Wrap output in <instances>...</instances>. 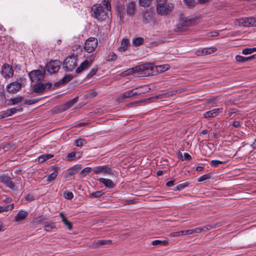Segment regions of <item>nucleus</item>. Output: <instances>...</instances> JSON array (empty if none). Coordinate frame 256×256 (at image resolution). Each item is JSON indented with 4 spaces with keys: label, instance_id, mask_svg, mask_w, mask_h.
<instances>
[{
    "label": "nucleus",
    "instance_id": "obj_1",
    "mask_svg": "<svg viewBox=\"0 0 256 256\" xmlns=\"http://www.w3.org/2000/svg\"><path fill=\"white\" fill-rule=\"evenodd\" d=\"M174 4L166 0H157L156 12L162 16H166L172 12Z\"/></svg>",
    "mask_w": 256,
    "mask_h": 256
},
{
    "label": "nucleus",
    "instance_id": "obj_2",
    "mask_svg": "<svg viewBox=\"0 0 256 256\" xmlns=\"http://www.w3.org/2000/svg\"><path fill=\"white\" fill-rule=\"evenodd\" d=\"M108 12V8H104L102 4H96L92 7V16L100 22L106 18Z\"/></svg>",
    "mask_w": 256,
    "mask_h": 256
},
{
    "label": "nucleus",
    "instance_id": "obj_3",
    "mask_svg": "<svg viewBox=\"0 0 256 256\" xmlns=\"http://www.w3.org/2000/svg\"><path fill=\"white\" fill-rule=\"evenodd\" d=\"M196 19L194 16L180 17L176 27L180 31H185L196 24Z\"/></svg>",
    "mask_w": 256,
    "mask_h": 256
},
{
    "label": "nucleus",
    "instance_id": "obj_4",
    "mask_svg": "<svg viewBox=\"0 0 256 256\" xmlns=\"http://www.w3.org/2000/svg\"><path fill=\"white\" fill-rule=\"evenodd\" d=\"M26 80L24 78H20L16 81L6 85V90L10 94H16L20 92L22 88L25 86Z\"/></svg>",
    "mask_w": 256,
    "mask_h": 256
},
{
    "label": "nucleus",
    "instance_id": "obj_5",
    "mask_svg": "<svg viewBox=\"0 0 256 256\" xmlns=\"http://www.w3.org/2000/svg\"><path fill=\"white\" fill-rule=\"evenodd\" d=\"M237 24L244 27L256 26V18L244 17L236 20Z\"/></svg>",
    "mask_w": 256,
    "mask_h": 256
},
{
    "label": "nucleus",
    "instance_id": "obj_6",
    "mask_svg": "<svg viewBox=\"0 0 256 256\" xmlns=\"http://www.w3.org/2000/svg\"><path fill=\"white\" fill-rule=\"evenodd\" d=\"M46 72L44 68L35 70L28 73V76L32 82H38L43 80L44 78Z\"/></svg>",
    "mask_w": 256,
    "mask_h": 256
},
{
    "label": "nucleus",
    "instance_id": "obj_7",
    "mask_svg": "<svg viewBox=\"0 0 256 256\" xmlns=\"http://www.w3.org/2000/svg\"><path fill=\"white\" fill-rule=\"evenodd\" d=\"M77 60L74 56L66 58L64 62V67L67 71L71 72L74 69L76 66Z\"/></svg>",
    "mask_w": 256,
    "mask_h": 256
},
{
    "label": "nucleus",
    "instance_id": "obj_8",
    "mask_svg": "<svg viewBox=\"0 0 256 256\" xmlns=\"http://www.w3.org/2000/svg\"><path fill=\"white\" fill-rule=\"evenodd\" d=\"M98 40L94 38H90L85 42L84 48L88 52H92L98 46Z\"/></svg>",
    "mask_w": 256,
    "mask_h": 256
},
{
    "label": "nucleus",
    "instance_id": "obj_9",
    "mask_svg": "<svg viewBox=\"0 0 256 256\" xmlns=\"http://www.w3.org/2000/svg\"><path fill=\"white\" fill-rule=\"evenodd\" d=\"M92 170L95 174L102 173L103 174L106 176L113 174L111 167L108 165L96 166Z\"/></svg>",
    "mask_w": 256,
    "mask_h": 256
},
{
    "label": "nucleus",
    "instance_id": "obj_10",
    "mask_svg": "<svg viewBox=\"0 0 256 256\" xmlns=\"http://www.w3.org/2000/svg\"><path fill=\"white\" fill-rule=\"evenodd\" d=\"M2 76L6 79H9L14 76V70L12 67L8 64H4L0 71Z\"/></svg>",
    "mask_w": 256,
    "mask_h": 256
},
{
    "label": "nucleus",
    "instance_id": "obj_11",
    "mask_svg": "<svg viewBox=\"0 0 256 256\" xmlns=\"http://www.w3.org/2000/svg\"><path fill=\"white\" fill-rule=\"evenodd\" d=\"M60 62L59 60H52L46 65V69L48 72L50 74L57 72L60 68Z\"/></svg>",
    "mask_w": 256,
    "mask_h": 256
},
{
    "label": "nucleus",
    "instance_id": "obj_12",
    "mask_svg": "<svg viewBox=\"0 0 256 256\" xmlns=\"http://www.w3.org/2000/svg\"><path fill=\"white\" fill-rule=\"evenodd\" d=\"M52 86V84L50 82L44 84L39 82L34 86V91L36 93H42L44 91L50 89Z\"/></svg>",
    "mask_w": 256,
    "mask_h": 256
},
{
    "label": "nucleus",
    "instance_id": "obj_13",
    "mask_svg": "<svg viewBox=\"0 0 256 256\" xmlns=\"http://www.w3.org/2000/svg\"><path fill=\"white\" fill-rule=\"evenodd\" d=\"M221 226L220 224L218 223L216 224H212L210 225L204 226L202 228H197L194 229H192V234L194 233H200L202 232H207L210 229L214 228H216L219 227Z\"/></svg>",
    "mask_w": 256,
    "mask_h": 256
},
{
    "label": "nucleus",
    "instance_id": "obj_14",
    "mask_svg": "<svg viewBox=\"0 0 256 256\" xmlns=\"http://www.w3.org/2000/svg\"><path fill=\"white\" fill-rule=\"evenodd\" d=\"M0 182L4 184L7 187L12 190H15L16 186L12 179L8 176L3 175L0 176Z\"/></svg>",
    "mask_w": 256,
    "mask_h": 256
},
{
    "label": "nucleus",
    "instance_id": "obj_15",
    "mask_svg": "<svg viewBox=\"0 0 256 256\" xmlns=\"http://www.w3.org/2000/svg\"><path fill=\"white\" fill-rule=\"evenodd\" d=\"M222 108H217L206 112L204 114V117L206 118H214L219 114L222 113Z\"/></svg>",
    "mask_w": 256,
    "mask_h": 256
},
{
    "label": "nucleus",
    "instance_id": "obj_16",
    "mask_svg": "<svg viewBox=\"0 0 256 256\" xmlns=\"http://www.w3.org/2000/svg\"><path fill=\"white\" fill-rule=\"evenodd\" d=\"M28 216V212L22 210H20L15 216L14 221L18 224H20L27 218Z\"/></svg>",
    "mask_w": 256,
    "mask_h": 256
},
{
    "label": "nucleus",
    "instance_id": "obj_17",
    "mask_svg": "<svg viewBox=\"0 0 256 256\" xmlns=\"http://www.w3.org/2000/svg\"><path fill=\"white\" fill-rule=\"evenodd\" d=\"M98 180L100 182L104 184V186L108 188H112L115 186L114 182L110 179L102 178L98 179Z\"/></svg>",
    "mask_w": 256,
    "mask_h": 256
},
{
    "label": "nucleus",
    "instance_id": "obj_18",
    "mask_svg": "<svg viewBox=\"0 0 256 256\" xmlns=\"http://www.w3.org/2000/svg\"><path fill=\"white\" fill-rule=\"evenodd\" d=\"M136 67L137 72L140 71H144V70H150L152 71L155 68V66H154L153 64L150 63L144 64L136 66Z\"/></svg>",
    "mask_w": 256,
    "mask_h": 256
},
{
    "label": "nucleus",
    "instance_id": "obj_19",
    "mask_svg": "<svg viewBox=\"0 0 256 256\" xmlns=\"http://www.w3.org/2000/svg\"><path fill=\"white\" fill-rule=\"evenodd\" d=\"M91 65V62H90L88 60H86L83 62L80 66L76 69V73H80L84 70L88 69L90 66Z\"/></svg>",
    "mask_w": 256,
    "mask_h": 256
},
{
    "label": "nucleus",
    "instance_id": "obj_20",
    "mask_svg": "<svg viewBox=\"0 0 256 256\" xmlns=\"http://www.w3.org/2000/svg\"><path fill=\"white\" fill-rule=\"evenodd\" d=\"M129 45V40L127 38H123L122 40L120 46L118 48V50L120 52H124L128 50Z\"/></svg>",
    "mask_w": 256,
    "mask_h": 256
},
{
    "label": "nucleus",
    "instance_id": "obj_21",
    "mask_svg": "<svg viewBox=\"0 0 256 256\" xmlns=\"http://www.w3.org/2000/svg\"><path fill=\"white\" fill-rule=\"evenodd\" d=\"M78 97H76L70 100L67 103L62 106V110L64 111L72 108L75 104H76L78 102Z\"/></svg>",
    "mask_w": 256,
    "mask_h": 256
},
{
    "label": "nucleus",
    "instance_id": "obj_22",
    "mask_svg": "<svg viewBox=\"0 0 256 256\" xmlns=\"http://www.w3.org/2000/svg\"><path fill=\"white\" fill-rule=\"evenodd\" d=\"M141 92H138L136 90V89H133L131 90L126 91L122 94V96L124 98H128L132 97L135 95H138L140 94Z\"/></svg>",
    "mask_w": 256,
    "mask_h": 256
},
{
    "label": "nucleus",
    "instance_id": "obj_23",
    "mask_svg": "<svg viewBox=\"0 0 256 256\" xmlns=\"http://www.w3.org/2000/svg\"><path fill=\"white\" fill-rule=\"evenodd\" d=\"M82 168V166L80 164H76L68 169V174L73 176L78 172L79 170Z\"/></svg>",
    "mask_w": 256,
    "mask_h": 256
},
{
    "label": "nucleus",
    "instance_id": "obj_24",
    "mask_svg": "<svg viewBox=\"0 0 256 256\" xmlns=\"http://www.w3.org/2000/svg\"><path fill=\"white\" fill-rule=\"evenodd\" d=\"M256 58V54L248 57L238 55L236 56V60L238 62H244L252 60V58Z\"/></svg>",
    "mask_w": 256,
    "mask_h": 256
},
{
    "label": "nucleus",
    "instance_id": "obj_25",
    "mask_svg": "<svg viewBox=\"0 0 256 256\" xmlns=\"http://www.w3.org/2000/svg\"><path fill=\"white\" fill-rule=\"evenodd\" d=\"M216 50V48H205L200 50V52L202 55H206L211 54L214 52H215Z\"/></svg>",
    "mask_w": 256,
    "mask_h": 256
},
{
    "label": "nucleus",
    "instance_id": "obj_26",
    "mask_svg": "<svg viewBox=\"0 0 256 256\" xmlns=\"http://www.w3.org/2000/svg\"><path fill=\"white\" fill-rule=\"evenodd\" d=\"M135 72H137V70H136V67L130 68L128 70H126L125 71L122 72L120 74V76H129Z\"/></svg>",
    "mask_w": 256,
    "mask_h": 256
},
{
    "label": "nucleus",
    "instance_id": "obj_27",
    "mask_svg": "<svg viewBox=\"0 0 256 256\" xmlns=\"http://www.w3.org/2000/svg\"><path fill=\"white\" fill-rule=\"evenodd\" d=\"M132 43L134 46H138L144 44V39L142 38H134L132 40Z\"/></svg>",
    "mask_w": 256,
    "mask_h": 256
},
{
    "label": "nucleus",
    "instance_id": "obj_28",
    "mask_svg": "<svg viewBox=\"0 0 256 256\" xmlns=\"http://www.w3.org/2000/svg\"><path fill=\"white\" fill-rule=\"evenodd\" d=\"M14 208V205L13 204L6 206H0V213L12 210Z\"/></svg>",
    "mask_w": 256,
    "mask_h": 256
},
{
    "label": "nucleus",
    "instance_id": "obj_29",
    "mask_svg": "<svg viewBox=\"0 0 256 256\" xmlns=\"http://www.w3.org/2000/svg\"><path fill=\"white\" fill-rule=\"evenodd\" d=\"M155 68L156 70L158 72H162L170 68V66L168 64L160 65L155 66Z\"/></svg>",
    "mask_w": 256,
    "mask_h": 256
},
{
    "label": "nucleus",
    "instance_id": "obj_30",
    "mask_svg": "<svg viewBox=\"0 0 256 256\" xmlns=\"http://www.w3.org/2000/svg\"><path fill=\"white\" fill-rule=\"evenodd\" d=\"M111 243V240H100L95 242L96 246L109 244Z\"/></svg>",
    "mask_w": 256,
    "mask_h": 256
},
{
    "label": "nucleus",
    "instance_id": "obj_31",
    "mask_svg": "<svg viewBox=\"0 0 256 256\" xmlns=\"http://www.w3.org/2000/svg\"><path fill=\"white\" fill-rule=\"evenodd\" d=\"M53 156H54L50 154L42 155L38 158V160L39 162H42L48 159L51 158Z\"/></svg>",
    "mask_w": 256,
    "mask_h": 256
},
{
    "label": "nucleus",
    "instance_id": "obj_32",
    "mask_svg": "<svg viewBox=\"0 0 256 256\" xmlns=\"http://www.w3.org/2000/svg\"><path fill=\"white\" fill-rule=\"evenodd\" d=\"M152 244L154 246L160 245L166 246L168 244V242L166 240H154L152 241Z\"/></svg>",
    "mask_w": 256,
    "mask_h": 256
},
{
    "label": "nucleus",
    "instance_id": "obj_33",
    "mask_svg": "<svg viewBox=\"0 0 256 256\" xmlns=\"http://www.w3.org/2000/svg\"><path fill=\"white\" fill-rule=\"evenodd\" d=\"M104 193L101 191H96L90 194V196L91 198H98L101 197Z\"/></svg>",
    "mask_w": 256,
    "mask_h": 256
},
{
    "label": "nucleus",
    "instance_id": "obj_34",
    "mask_svg": "<svg viewBox=\"0 0 256 256\" xmlns=\"http://www.w3.org/2000/svg\"><path fill=\"white\" fill-rule=\"evenodd\" d=\"M256 52V48H246L242 50V53L244 54H249Z\"/></svg>",
    "mask_w": 256,
    "mask_h": 256
},
{
    "label": "nucleus",
    "instance_id": "obj_35",
    "mask_svg": "<svg viewBox=\"0 0 256 256\" xmlns=\"http://www.w3.org/2000/svg\"><path fill=\"white\" fill-rule=\"evenodd\" d=\"M22 99L23 98L22 96H18L16 98H10V101L12 102V104L14 105L21 102Z\"/></svg>",
    "mask_w": 256,
    "mask_h": 256
},
{
    "label": "nucleus",
    "instance_id": "obj_36",
    "mask_svg": "<svg viewBox=\"0 0 256 256\" xmlns=\"http://www.w3.org/2000/svg\"><path fill=\"white\" fill-rule=\"evenodd\" d=\"M152 0H139L140 4L143 7H148L150 6Z\"/></svg>",
    "mask_w": 256,
    "mask_h": 256
},
{
    "label": "nucleus",
    "instance_id": "obj_37",
    "mask_svg": "<svg viewBox=\"0 0 256 256\" xmlns=\"http://www.w3.org/2000/svg\"><path fill=\"white\" fill-rule=\"evenodd\" d=\"M91 170L92 168L90 167H86L84 168L80 172V176L82 178L84 177L87 174L90 173L91 172Z\"/></svg>",
    "mask_w": 256,
    "mask_h": 256
},
{
    "label": "nucleus",
    "instance_id": "obj_38",
    "mask_svg": "<svg viewBox=\"0 0 256 256\" xmlns=\"http://www.w3.org/2000/svg\"><path fill=\"white\" fill-rule=\"evenodd\" d=\"M226 162L225 161H220L218 160H212L210 162L211 165L214 167H216L219 164H224Z\"/></svg>",
    "mask_w": 256,
    "mask_h": 256
},
{
    "label": "nucleus",
    "instance_id": "obj_39",
    "mask_svg": "<svg viewBox=\"0 0 256 256\" xmlns=\"http://www.w3.org/2000/svg\"><path fill=\"white\" fill-rule=\"evenodd\" d=\"M58 176V172H52V174H50L48 176L47 180L48 182H52L54 180L56 177Z\"/></svg>",
    "mask_w": 256,
    "mask_h": 256
},
{
    "label": "nucleus",
    "instance_id": "obj_40",
    "mask_svg": "<svg viewBox=\"0 0 256 256\" xmlns=\"http://www.w3.org/2000/svg\"><path fill=\"white\" fill-rule=\"evenodd\" d=\"M102 4L104 8H108V12L110 10L111 6L108 0H104Z\"/></svg>",
    "mask_w": 256,
    "mask_h": 256
},
{
    "label": "nucleus",
    "instance_id": "obj_41",
    "mask_svg": "<svg viewBox=\"0 0 256 256\" xmlns=\"http://www.w3.org/2000/svg\"><path fill=\"white\" fill-rule=\"evenodd\" d=\"M210 178V174L208 173L205 174H204L200 177H199L198 179V182H204Z\"/></svg>",
    "mask_w": 256,
    "mask_h": 256
},
{
    "label": "nucleus",
    "instance_id": "obj_42",
    "mask_svg": "<svg viewBox=\"0 0 256 256\" xmlns=\"http://www.w3.org/2000/svg\"><path fill=\"white\" fill-rule=\"evenodd\" d=\"M184 4L188 8H192L194 6V0H183Z\"/></svg>",
    "mask_w": 256,
    "mask_h": 256
},
{
    "label": "nucleus",
    "instance_id": "obj_43",
    "mask_svg": "<svg viewBox=\"0 0 256 256\" xmlns=\"http://www.w3.org/2000/svg\"><path fill=\"white\" fill-rule=\"evenodd\" d=\"M180 155L181 156V160L182 161L186 160H192L191 156L188 153H186V152L184 153V156H182V154H180Z\"/></svg>",
    "mask_w": 256,
    "mask_h": 256
},
{
    "label": "nucleus",
    "instance_id": "obj_44",
    "mask_svg": "<svg viewBox=\"0 0 256 256\" xmlns=\"http://www.w3.org/2000/svg\"><path fill=\"white\" fill-rule=\"evenodd\" d=\"M56 228V226L54 224H46L44 226V230L46 232H50L52 230Z\"/></svg>",
    "mask_w": 256,
    "mask_h": 256
},
{
    "label": "nucleus",
    "instance_id": "obj_45",
    "mask_svg": "<svg viewBox=\"0 0 256 256\" xmlns=\"http://www.w3.org/2000/svg\"><path fill=\"white\" fill-rule=\"evenodd\" d=\"M23 110L22 108H10V112L11 114V115L12 116L14 114H16L17 112H21Z\"/></svg>",
    "mask_w": 256,
    "mask_h": 256
},
{
    "label": "nucleus",
    "instance_id": "obj_46",
    "mask_svg": "<svg viewBox=\"0 0 256 256\" xmlns=\"http://www.w3.org/2000/svg\"><path fill=\"white\" fill-rule=\"evenodd\" d=\"M64 196L68 200H72L74 198V194L72 192H66L64 193Z\"/></svg>",
    "mask_w": 256,
    "mask_h": 256
},
{
    "label": "nucleus",
    "instance_id": "obj_47",
    "mask_svg": "<svg viewBox=\"0 0 256 256\" xmlns=\"http://www.w3.org/2000/svg\"><path fill=\"white\" fill-rule=\"evenodd\" d=\"M136 202V200L134 199H132V200H123L122 204L124 205H128L130 204H134Z\"/></svg>",
    "mask_w": 256,
    "mask_h": 256
},
{
    "label": "nucleus",
    "instance_id": "obj_48",
    "mask_svg": "<svg viewBox=\"0 0 256 256\" xmlns=\"http://www.w3.org/2000/svg\"><path fill=\"white\" fill-rule=\"evenodd\" d=\"M134 6L132 5L128 6L127 8V13L128 14L131 16L134 14Z\"/></svg>",
    "mask_w": 256,
    "mask_h": 256
},
{
    "label": "nucleus",
    "instance_id": "obj_49",
    "mask_svg": "<svg viewBox=\"0 0 256 256\" xmlns=\"http://www.w3.org/2000/svg\"><path fill=\"white\" fill-rule=\"evenodd\" d=\"M76 154L75 152H72L68 154L66 156V160H68V161H70V160H74V158L76 156Z\"/></svg>",
    "mask_w": 256,
    "mask_h": 256
},
{
    "label": "nucleus",
    "instance_id": "obj_50",
    "mask_svg": "<svg viewBox=\"0 0 256 256\" xmlns=\"http://www.w3.org/2000/svg\"><path fill=\"white\" fill-rule=\"evenodd\" d=\"M180 233L181 234V236L190 235L192 234V230L189 229L188 230H180Z\"/></svg>",
    "mask_w": 256,
    "mask_h": 256
},
{
    "label": "nucleus",
    "instance_id": "obj_51",
    "mask_svg": "<svg viewBox=\"0 0 256 256\" xmlns=\"http://www.w3.org/2000/svg\"><path fill=\"white\" fill-rule=\"evenodd\" d=\"M108 60L114 61L116 60L117 56L113 52H110L108 55Z\"/></svg>",
    "mask_w": 256,
    "mask_h": 256
},
{
    "label": "nucleus",
    "instance_id": "obj_52",
    "mask_svg": "<svg viewBox=\"0 0 256 256\" xmlns=\"http://www.w3.org/2000/svg\"><path fill=\"white\" fill-rule=\"evenodd\" d=\"M11 116V114L10 112V108L2 112V116L3 118H6Z\"/></svg>",
    "mask_w": 256,
    "mask_h": 256
},
{
    "label": "nucleus",
    "instance_id": "obj_53",
    "mask_svg": "<svg viewBox=\"0 0 256 256\" xmlns=\"http://www.w3.org/2000/svg\"><path fill=\"white\" fill-rule=\"evenodd\" d=\"M84 142V140H83L82 138H79V139L76 140H75L74 144L76 146H82Z\"/></svg>",
    "mask_w": 256,
    "mask_h": 256
},
{
    "label": "nucleus",
    "instance_id": "obj_54",
    "mask_svg": "<svg viewBox=\"0 0 256 256\" xmlns=\"http://www.w3.org/2000/svg\"><path fill=\"white\" fill-rule=\"evenodd\" d=\"M98 71L97 68H93L91 70L90 72L87 75V77L91 78Z\"/></svg>",
    "mask_w": 256,
    "mask_h": 256
},
{
    "label": "nucleus",
    "instance_id": "obj_55",
    "mask_svg": "<svg viewBox=\"0 0 256 256\" xmlns=\"http://www.w3.org/2000/svg\"><path fill=\"white\" fill-rule=\"evenodd\" d=\"M62 222H64V225L66 226H68V229L69 230H71L72 229V224L71 222H68L67 220V219L64 220H63Z\"/></svg>",
    "mask_w": 256,
    "mask_h": 256
},
{
    "label": "nucleus",
    "instance_id": "obj_56",
    "mask_svg": "<svg viewBox=\"0 0 256 256\" xmlns=\"http://www.w3.org/2000/svg\"><path fill=\"white\" fill-rule=\"evenodd\" d=\"M38 101V99H34V100H29L26 101V102H25L24 104H29V105H31V104H34L37 102Z\"/></svg>",
    "mask_w": 256,
    "mask_h": 256
},
{
    "label": "nucleus",
    "instance_id": "obj_57",
    "mask_svg": "<svg viewBox=\"0 0 256 256\" xmlns=\"http://www.w3.org/2000/svg\"><path fill=\"white\" fill-rule=\"evenodd\" d=\"M181 236L180 231L174 232H171L170 234V236H172V237L178 236Z\"/></svg>",
    "mask_w": 256,
    "mask_h": 256
},
{
    "label": "nucleus",
    "instance_id": "obj_58",
    "mask_svg": "<svg viewBox=\"0 0 256 256\" xmlns=\"http://www.w3.org/2000/svg\"><path fill=\"white\" fill-rule=\"evenodd\" d=\"M72 80V77L70 76H66L62 80L64 82H68Z\"/></svg>",
    "mask_w": 256,
    "mask_h": 256
},
{
    "label": "nucleus",
    "instance_id": "obj_59",
    "mask_svg": "<svg viewBox=\"0 0 256 256\" xmlns=\"http://www.w3.org/2000/svg\"><path fill=\"white\" fill-rule=\"evenodd\" d=\"M219 32L217 31H214L209 34V36L212 37H214L218 36Z\"/></svg>",
    "mask_w": 256,
    "mask_h": 256
},
{
    "label": "nucleus",
    "instance_id": "obj_60",
    "mask_svg": "<svg viewBox=\"0 0 256 256\" xmlns=\"http://www.w3.org/2000/svg\"><path fill=\"white\" fill-rule=\"evenodd\" d=\"M5 229V226H4L3 222L0 221V232H4Z\"/></svg>",
    "mask_w": 256,
    "mask_h": 256
},
{
    "label": "nucleus",
    "instance_id": "obj_61",
    "mask_svg": "<svg viewBox=\"0 0 256 256\" xmlns=\"http://www.w3.org/2000/svg\"><path fill=\"white\" fill-rule=\"evenodd\" d=\"M166 186H167L168 187L172 186L174 185V181H173V180L168 181L166 183Z\"/></svg>",
    "mask_w": 256,
    "mask_h": 256
},
{
    "label": "nucleus",
    "instance_id": "obj_62",
    "mask_svg": "<svg viewBox=\"0 0 256 256\" xmlns=\"http://www.w3.org/2000/svg\"><path fill=\"white\" fill-rule=\"evenodd\" d=\"M232 125L236 128H239L240 126V122L238 121H234L233 122Z\"/></svg>",
    "mask_w": 256,
    "mask_h": 256
},
{
    "label": "nucleus",
    "instance_id": "obj_63",
    "mask_svg": "<svg viewBox=\"0 0 256 256\" xmlns=\"http://www.w3.org/2000/svg\"><path fill=\"white\" fill-rule=\"evenodd\" d=\"M210 0H198V2L200 4H203L206 3V2H208Z\"/></svg>",
    "mask_w": 256,
    "mask_h": 256
},
{
    "label": "nucleus",
    "instance_id": "obj_64",
    "mask_svg": "<svg viewBox=\"0 0 256 256\" xmlns=\"http://www.w3.org/2000/svg\"><path fill=\"white\" fill-rule=\"evenodd\" d=\"M6 29L4 28L3 26L0 23V32L2 33L4 32Z\"/></svg>",
    "mask_w": 256,
    "mask_h": 256
}]
</instances>
